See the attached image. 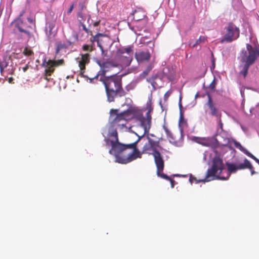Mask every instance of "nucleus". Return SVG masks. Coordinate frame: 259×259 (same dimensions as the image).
<instances>
[{
  "instance_id": "obj_49",
  "label": "nucleus",
  "mask_w": 259,
  "mask_h": 259,
  "mask_svg": "<svg viewBox=\"0 0 259 259\" xmlns=\"http://www.w3.org/2000/svg\"><path fill=\"white\" fill-rule=\"evenodd\" d=\"M69 45H71L72 44V43L71 42H70V41H69Z\"/></svg>"
},
{
  "instance_id": "obj_45",
  "label": "nucleus",
  "mask_w": 259,
  "mask_h": 259,
  "mask_svg": "<svg viewBox=\"0 0 259 259\" xmlns=\"http://www.w3.org/2000/svg\"><path fill=\"white\" fill-rule=\"evenodd\" d=\"M100 21H98L94 23L93 25L94 27L98 26L100 24Z\"/></svg>"
},
{
  "instance_id": "obj_43",
  "label": "nucleus",
  "mask_w": 259,
  "mask_h": 259,
  "mask_svg": "<svg viewBox=\"0 0 259 259\" xmlns=\"http://www.w3.org/2000/svg\"><path fill=\"white\" fill-rule=\"evenodd\" d=\"M8 80L10 83H14V78L12 77H9Z\"/></svg>"
},
{
  "instance_id": "obj_39",
  "label": "nucleus",
  "mask_w": 259,
  "mask_h": 259,
  "mask_svg": "<svg viewBox=\"0 0 259 259\" xmlns=\"http://www.w3.org/2000/svg\"><path fill=\"white\" fill-rule=\"evenodd\" d=\"M145 119H149L150 121H151V116L150 115V113L149 112H147L146 114V117H145Z\"/></svg>"
},
{
  "instance_id": "obj_33",
  "label": "nucleus",
  "mask_w": 259,
  "mask_h": 259,
  "mask_svg": "<svg viewBox=\"0 0 259 259\" xmlns=\"http://www.w3.org/2000/svg\"><path fill=\"white\" fill-rule=\"evenodd\" d=\"M82 49L84 51L92 52L93 51L92 46L88 45H84L82 46Z\"/></svg>"
},
{
  "instance_id": "obj_15",
  "label": "nucleus",
  "mask_w": 259,
  "mask_h": 259,
  "mask_svg": "<svg viewBox=\"0 0 259 259\" xmlns=\"http://www.w3.org/2000/svg\"><path fill=\"white\" fill-rule=\"evenodd\" d=\"M76 60L78 64V66L80 69V75L82 77H84L83 75L85 70V66L88 64L90 62V54L86 53L81 55L80 58H77Z\"/></svg>"
},
{
  "instance_id": "obj_12",
  "label": "nucleus",
  "mask_w": 259,
  "mask_h": 259,
  "mask_svg": "<svg viewBox=\"0 0 259 259\" xmlns=\"http://www.w3.org/2000/svg\"><path fill=\"white\" fill-rule=\"evenodd\" d=\"M91 41L93 44L95 41L97 42L98 47L103 52L104 48L108 46L110 39L106 35L98 33L91 38Z\"/></svg>"
},
{
  "instance_id": "obj_30",
  "label": "nucleus",
  "mask_w": 259,
  "mask_h": 259,
  "mask_svg": "<svg viewBox=\"0 0 259 259\" xmlns=\"http://www.w3.org/2000/svg\"><path fill=\"white\" fill-rule=\"evenodd\" d=\"M23 54L27 56H31L33 54V51L27 48H25L23 52Z\"/></svg>"
},
{
  "instance_id": "obj_18",
  "label": "nucleus",
  "mask_w": 259,
  "mask_h": 259,
  "mask_svg": "<svg viewBox=\"0 0 259 259\" xmlns=\"http://www.w3.org/2000/svg\"><path fill=\"white\" fill-rule=\"evenodd\" d=\"M0 70L1 73L7 72L8 74H12L14 70L12 66H9L8 63L5 61L0 62Z\"/></svg>"
},
{
  "instance_id": "obj_7",
  "label": "nucleus",
  "mask_w": 259,
  "mask_h": 259,
  "mask_svg": "<svg viewBox=\"0 0 259 259\" xmlns=\"http://www.w3.org/2000/svg\"><path fill=\"white\" fill-rule=\"evenodd\" d=\"M118 110L112 109L110 110V116L113 118L112 122L119 125H125L126 121L133 118L134 113L132 109L118 113Z\"/></svg>"
},
{
  "instance_id": "obj_17",
  "label": "nucleus",
  "mask_w": 259,
  "mask_h": 259,
  "mask_svg": "<svg viewBox=\"0 0 259 259\" xmlns=\"http://www.w3.org/2000/svg\"><path fill=\"white\" fill-rule=\"evenodd\" d=\"M135 58L139 63L148 62L151 58V54L149 51H139L135 53Z\"/></svg>"
},
{
  "instance_id": "obj_36",
  "label": "nucleus",
  "mask_w": 259,
  "mask_h": 259,
  "mask_svg": "<svg viewBox=\"0 0 259 259\" xmlns=\"http://www.w3.org/2000/svg\"><path fill=\"white\" fill-rule=\"evenodd\" d=\"M147 109H148V111L147 112H149L150 113H151V112L153 110V108H152V107L151 106V103L150 101L149 102V103H147Z\"/></svg>"
},
{
  "instance_id": "obj_24",
  "label": "nucleus",
  "mask_w": 259,
  "mask_h": 259,
  "mask_svg": "<svg viewBox=\"0 0 259 259\" xmlns=\"http://www.w3.org/2000/svg\"><path fill=\"white\" fill-rule=\"evenodd\" d=\"M157 77H158V75L155 74V75H152L151 77L147 79V81L148 82H150L154 89L156 88V87L157 85V83L155 81V80L157 78Z\"/></svg>"
},
{
  "instance_id": "obj_31",
  "label": "nucleus",
  "mask_w": 259,
  "mask_h": 259,
  "mask_svg": "<svg viewBox=\"0 0 259 259\" xmlns=\"http://www.w3.org/2000/svg\"><path fill=\"white\" fill-rule=\"evenodd\" d=\"M55 27V23L54 22L48 23L47 29H49L50 34L52 33V31Z\"/></svg>"
},
{
  "instance_id": "obj_40",
  "label": "nucleus",
  "mask_w": 259,
  "mask_h": 259,
  "mask_svg": "<svg viewBox=\"0 0 259 259\" xmlns=\"http://www.w3.org/2000/svg\"><path fill=\"white\" fill-rule=\"evenodd\" d=\"M218 120V123H219V124L220 126V127L221 128H222L223 127V123L222 122V120H221V117L220 118H217Z\"/></svg>"
},
{
  "instance_id": "obj_1",
  "label": "nucleus",
  "mask_w": 259,
  "mask_h": 259,
  "mask_svg": "<svg viewBox=\"0 0 259 259\" xmlns=\"http://www.w3.org/2000/svg\"><path fill=\"white\" fill-rule=\"evenodd\" d=\"M110 136L114 137V140L106 139L107 144L110 142L111 148L109 152L115 157L116 162L121 164H126L138 158H141V154L138 147L137 142L124 144L119 142L118 133L116 130H113Z\"/></svg>"
},
{
  "instance_id": "obj_35",
  "label": "nucleus",
  "mask_w": 259,
  "mask_h": 259,
  "mask_svg": "<svg viewBox=\"0 0 259 259\" xmlns=\"http://www.w3.org/2000/svg\"><path fill=\"white\" fill-rule=\"evenodd\" d=\"M215 84H216V83H215V79H214L213 80V81L210 83V84H209V89L212 91H214V90H215Z\"/></svg>"
},
{
  "instance_id": "obj_23",
  "label": "nucleus",
  "mask_w": 259,
  "mask_h": 259,
  "mask_svg": "<svg viewBox=\"0 0 259 259\" xmlns=\"http://www.w3.org/2000/svg\"><path fill=\"white\" fill-rule=\"evenodd\" d=\"M207 37L205 36H200L199 38V39H198L195 44H194L192 46V48H194L196 46H197V45H199L201 44H203V43H204L205 41H207Z\"/></svg>"
},
{
  "instance_id": "obj_46",
  "label": "nucleus",
  "mask_w": 259,
  "mask_h": 259,
  "mask_svg": "<svg viewBox=\"0 0 259 259\" xmlns=\"http://www.w3.org/2000/svg\"><path fill=\"white\" fill-rule=\"evenodd\" d=\"M27 20L30 23H33V20L32 19L30 18H27Z\"/></svg>"
},
{
  "instance_id": "obj_44",
  "label": "nucleus",
  "mask_w": 259,
  "mask_h": 259,
  "mask_svg": "<svg viewBox=\"0 0 259 259\" xmlns=\"http://www.w3.org/2000/svg\"><path fill=\"white\" fill-rule=\"evenodd\" d=\"M28 68H29V65L27 64L25 67L22 68V70L23 71V72H25L28 70Z\"/></svg>"
},
{
  "instance_id": "obj_28",
  "label": "nucleus",
  "mask_w": 259,
  "mask_h": 259,
  "mask_svg": "<svg viewBox=\"0 0 259 259\" xmlns=\"http://www.w3.org/2000/svg\"><path fill=\"white\" fill-rule=\"evenodd\" d=\"M66 48V46L64 44L61 42H58L57 44V48L56 50V53H58L61 50Z\"/></svg>"
},
{
  "instance_id": "obj_8",
  "label": "nucleus",
  "mask_w": 259,
  "mask_h": 259,
  "mask_svg": "<svg viewBox=\"0 0 259 259\" xmlns=\"http://www.w3.org/2000/svg\"><path fill=\"white\" fill-rule=\"evenodd\" d=\"M133 46L122 47L116 51L117 56L123 66H129L133 60Z\"/></svg>"
},
{
  "instance_id": "obj_34",
  "label": "nucleus",
  "mask_w": 259,
  "mask_h": 259,
  "mask_svg": "<svg viewBox=\"0 0 259 259\" xmlns=\"http://www.w3.org/2000/svg\"><path fill=\"white\" fill-rule=\"evenodd\" d=\"M247 156L253 159L256 163H257L259 164V159L257 158L256 157H255L250 152H247Z\"/></svg>"
},
{
  "instance_id": "obj_50",
  "label": "nucleus",
  "mask_w": 259,
  "mask_h": 259,
  "mask_svg": "<svg viewBox=\"0 0 259 259\" xmlns=\"http://www.w3.org/2000/svg\"><path fill=\"white\" fill-rule=\"evenodd\" d=\"M152 46H153V47H154V44H153V43L152 44Z\"/></svg>"
},
{
  "instance_id": "obj_4",
  "label": "nucleus",
  "mask_w": 259,
  "mask_h": 259,
  "mask_svg": "<svg viewBox=\"0 0 259 259\" xmlns=\"http://www.w3.org/2000/svg\"><path fill=\"white\" fill-rule=\"evenodd\" d=\"M150 136L155 137L153 134H148L147 135L148 142L144 144L141 154H152L154 157L156 167L160 169L162 168L164 162L161 154L157 150V148H159L161 149V147L160 146L159 141L152 139Z\"/></svg>"
},
{
  "instance_id": "obj_13",
  "label": "nucleus",
  "mask_w": 259,
  "mask_h": 259,
  "mask_svg": "<svg viewBox=\"0 0 259 259\" xmlns=\"http://www.w3.org/2000/svg\"><path fill=\"white\" fill-rule=\"evenodd\" d=\"M228 171L231 173H234L237 170L244 169L245 168H251V164L250 161L245 159L243 163L233 164L227 163Z\"/></svg>"
},
{
  "instance_id": "obj_10",
  "label": "nucleus",
  "mask_w": 259,
  "mask_h": 259,
  "mask_svg": "<svg viewBox=\"0 0 259 259\" xmlns=\"http://www.w3.org/2000/svg\"><path fill=\"white\" fill-rule=\"evenodd\" d=\"M98 64L100 67V70L98 72L97 75L93 78H90V82H93L94 79H97L99 77L102 78V77H107L106 74L108 72L111 71L113 68L117 67V65L113 63L111 61H107L105 62H100L98 61Z\"/></svg>"
},
{
  "instance_id": "obj_3",
  "label": "nucleus",
  "mask_w": 259,
  "mask_h": 259,
  "mask_svg": "<svg viewBox=\"0 0 259 259\" xmlns=\"http://www.w3.org/2000/svg\"><path fill=\"white\" fill-rule=\"evenodd\" d=\"M247 51L243 50L238 59L240 61L239 74L245 78L247 75L249 67L253 64L259 56V48L254 49L249 44L246 45Z\"/></svg>"
},
{
  "instance_id": "obj_11",
  "label": "nucleus",
  "mask_w": 259,
  "mask_h": 259,
  "mask_svg": "<svg viewBox=\"0 0 259 259\" xmlns=\"http://www.w3.org/2000/svg\"><path fill=\"white\" fill-rule=\"evenodd\" d=\"M63 63V60H46V59L43 61L42 66L46 67L45 70V76H51V74L54 72L55 67H57Z\"/></svg>"
},
{
  "instance_id": "obj_25",
  "label": "nucleus",
  "mask_w": 259,
  "mask_h": 259,
  "mask_svg": "<svg viewBox=\"0 0 259 259\" xmlns=\"http://www.w3.org/2000/svg\"><path fill=\"white\" fill-rule=\"evenodd\" d=\"M165 132L166 133L167 139L170 142L175 141V138L173 136L172 133L165 126L163 127Z\"/></svg>"
},
{
  "instance_id": "obj_27",
  "label": "nucleus",
  "mask_w": 259,
  "mask_h": 259,
  "mask_svg": "<svg viewBox=\"0 0 259 259\" xmlns=\"http://www.w3.org/2000/svg\"><path fill=\"white\" fill-rule=\"evenodd\" d=\"M234 145L236 147H237V148L240 149L242 152H243L246 155H247V152H249L246 149L243 148L239 142L236 141L234 143Z\"/></svg>"
},
{
  "instance_id": "obj_5",
  "label": "nucleus",
  "mask_w": 259,
  "mask_h": 259,
  "mask_svg": "<svg viewBox=\"0 0 259 259\" xmlns=\"http://www.w3.org/2000/svg\"><path fill=\"white\" fill-rule=\"evenodd\" d=\"M224 169L225 166L223 164L222 159L220 157H215L213 159L211 167L207 169L206 177L204 179L197 181L196 178L191 175L189 178V181L192 184L194 181H196V183H198V182H208L211 180L214 179L215 178L226 180L225 178L220 177L219 176Z\"/></svg>"
},
{
  "instance_id": "obj_19",
  "label": "nucleus",
  "mask_w": 259,
  "mask_h": 259,
  "mask_svg": "<svg viewBox=\"0 0 259 259\" xmlns=\"http://www.w3.org/2000/svg\"><path fill=\"white\" fill-rule=\"evenodd\" d=\"M133 19L136 21L143 20L146 16L145 12L141 9L135 10L132 13Z\"/></svg>"
},
{
  "instance_id": "obj_14",
  "label": "nucleus",
  "mask_w": 259,
  "mask_h": 259,
  "mask_svg": "<svg viewBox=\"0 0 259 259\" xmlns=\"http://www.w3.org/2000/svg\"><path fill=\"white\" fill-rule=\"evenodd\" d=\"M208 101L206 105L209 109V114L212 116L220 118L222 117V113L217 105L213 101L211 96L209 95H207Z\"/></svg>"
},
{
  "instance_id": "obj_38",
  "label": "nucleus",
  "mask_w": 259,
  "mask_h": 259,
  "mask_svg": "<svg viewBox=\"0 0 259 259\" xmlns=\"http://www.w3.org/2000/svg\"><path fill=\"white\" fill-rule=\"evenodd\" d=\"M170 94H171V92H170V91H167V92H166L165 93V94L164 95V98L165 100H167V99L169 97Z\"/></svg>"
},
{
  "instance_id": "obj_47",
  "label": "nucleus",
  "mask_w": 259,
  "mask_h": 259,
  "mask_svg": "<svg viewBox=\"0 0 259 259\" xmlns=\"http://www.w3.org/2000/svg\"><path fill=\"white\" fill-rule=\"evenodd\" d=\"M48 76H45V79L46 80H47L48 81H49L50 80L51 78H48Z\"/></svg>"
},
{
  "instance_id": "obj_6",
  "label": "nucleus",
  "mask_w": 259,
  "mask_h": 259,
  "mask_svg": "<svg viewBox=\"0 0 259 259\" xmlns=\"http://www.w3.org/2000/svg\"><path fill=\"white\" fill-rule=\"evenodd\" d=\"M13 32L18 37L19 40L28 39L32 36L30 30L31 27L27 25L23 20L15 19L12 23Z\"/></svg>"
},
{
  "instance_id": "obj_9",
  "label": "nucleus",
  "mask_w": 259,
  "mask_h": 259,
  "mask_svg": "<svg viewBox=\"0 0 259 259\" xmlns=\"http://www.w3.org/2000/svg\"><path fill=\"white\" fill-rule=\"evenodd\" d=\"M239 28L232 22H230L226 27V33L221 42H231L237 39L239 37Z\"/></svg>"
},
{
  "instance_id": "obj_42",
  "label": "nucleus",
  "mask_w": 259,
  "mask_h": 259,
  "mask_svg": "<svg viewBox=\"0 0 259 259\" xmlns=\"http://www.w3.org/2000/svg\"><path fill=\"white\" fill-rule=\"evenodd\" d=\"M248 169L250 170L251 175H253L256 173V172L254 170L253 167L252 165H251V168H248Z\"/></svg>"
},
{
  "instance_id": "obj_48",
  "label": "nucleus",
  "mask_w": 259,
  "mask_h": 259,
  "mask_svg": "<svg viewBox=\"0 0 259 259\" xmlns=\"http://www.w3.org/2000/svg\"><path fill=\"white\" fill-rule=\"evenodd\" d=\"M179 106H180V108H182V104H181V102H180V103H179Z\"/></svg>"
},
{
  "instance_id": "obj_41",
  "label": "nucleus",
  "mask_w": 259,
  "mask_h": 259,
  "mask_svg": "<svg viewBox=\"0 0 259 259\" xmlns=\"http://www.w3.org/2000/svg\"><path fill=\"white\" fill-rule=\"evenodd\" d=\"M73 8H74V4H72V5L70 6V8L69 9V10H68V14L71 13V12L72 11V10H73Z\"/></svg>"
},
{
  "instance_id": "obj_20",
  "label": "nucleus",
  "mask_w": 259,
  "mask_h": 259,
  "mask_svg": "<svg viewBox=\"0 0 259 259\" xmlns=\"http://www.w3.org/2000/svg\"><path fill=\"white\" fill-rule=\"evenodd\" d=\"M164 163H163V165L161 169H158V168H157V175L158 177H160V178H161L163 179H165L166 180L170 181L171 188H174V186H175V182L173 179L170 178L169 176H168L167 175H166L162 172L163 170L164 169Z\"/></svg>"
},
{
  "instance_id": "obj_29",
  "label": "nucleus",
  "mask_w": 259,
  "mask_h": 259,
  "mask_svg": "<svg viewBox=\"0 0 259 259\" xmlns=\"http://www.w3.org/2000/svg\"><path fill=\"white\" fill-rule=\"evenodd\" d=\"M187 124V122L184 120L182 115L181 116L179 120V126L181 127V131L182 132V126Z\"/></svg>"
},
{
  "instance_id": "obj_37",
  "label": "nucleus",
  "mask_w": 259,
  "mask_h": 259,
  "mask_svg": "<svg viewBox=\"0 0 259 259\" xmlns=\"http://www.w3.org/2000/svg\"><path fill=\"white\" fill-rule=\"evenodd\" d=\"M25 13V9L22 10L21 11V12L20 13L18 17L16 19H20V20H23L22 16H23V15Z\"/></svg>"
},
{
  "instance_id": "obj_2",
  "label": "nucleus",
  "mask_w": 259,
  "mask_h": 259,
  "mask_svg": "<svg viewBox=\"0 0 259 259\" xmlns=\"http://www.w3.org/2000/svg\"><path fill=\"white\" fill-rule=\"evenodd\" d=\"M118 72L107 77L100 78L105 87V89L109 102L114 101L115 98L123 97L125 95V92L122 88V77L123 75H118Z\"/></svg>"
},
{
  "instance_id": "obj_32",
  "label": "nucleus",
  "mask_w": 259,
  "mask_h": 259,
  "mask_svg": "<svg viewBox=\"0 0 259 259\" xmlns=\"http://www.w3.org/2000/svg\"><path fill=\"white\" fill-rule=\"evenodd\" d=\"M80 24L81 25L82 27V29L88 34H90L91 35H93L92 32L90 31L89 29H88L85 25L84 24V22L80 23Z\"/></svg>"
},
{
  "instance_id": "obj_16",
  "label": "nucleus",
  "mask_w": 259,
  "mask_h": 259,
  "mask_svg": "<svg viewBox=\"0 0 259 259\" xmlns=\"http://www.w3.org/2000/svg\"><path fill=\"white\" fill-rule=\"evenodd\" d=\"M140 126L141 127L143 128L144 131L143 134L141 136H139L137 134V135L138 136V139L135 142H137V145L145 135H147L148 134L149 130L151 128V121H150L149 119H145V117L142 116L140 117Z\"/></svg>"
},
{
  "instance_id": "obj_22",
  "label": "nucleus",
  "mask_w": 259,
  "mask_h": 259,
  "mask_svg": "<svg viewBox=\"0 0 259 259\" xmlns=\"http://www.w3.org/2000/svg\"><path fill=\"white\" fill-rule=\"evenodd\" d=\"M153 66L152 65L150 64L149 65L145 70H144L140 75V77L141 78H145L150 73V72L152 70Z\"/></svg>"
},
{
  "instance_id": "obj_26",
  "label": "nucleus",
  "mask_w": 259,
  "mask_h": 259,
  "mask_svg": "<svg viewBox=\"0 0 259 259\" xmlns=\"http://www.w3.org/2000/svg\"><path fill=\"white\" fill-rule=\"evenodd\" d=\"M197 142L205 146H209L210 145V141L207 138L199 139V141Z\"/></svg>"
},
{
  "instance_id": "obj_21",
  "label": "nucleus",
  "mask_w": 259,
  "mask_h": 259,
  "mask_svg": "<svg viewBox=\"0 0 259 259\" xmlns=\"http://www.w3.org/2000/svg\"><path fill=\"white\" fill-rule=\"evenodd\" d=\"M77 17L79 23L84 22L87 19V22L89 23V21L91 19L90 15L84 14L82 12H80L77 14Z\"/></svg>"
}]
</instances>
